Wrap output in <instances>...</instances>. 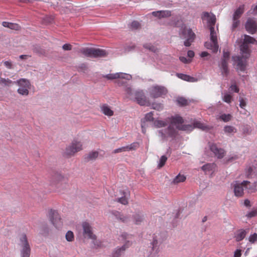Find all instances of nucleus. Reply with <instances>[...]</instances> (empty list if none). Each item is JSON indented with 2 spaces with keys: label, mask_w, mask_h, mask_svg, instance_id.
Returning <instances> with one entry per match:
<instances>
[{
  "label": "nucleus",
  "mask_w": 257,
  "mask_h": 257,
  "mask_svg": "<svg viewBox=\"0 0 257 257\" xmlns=\"http://www.w3.org/2000/svg\"><path fill=\"white\" fill-rule=\"evenodd\" d=\"M202 19L207 21L210 31V42H206L205 46L206 48L211 50L213 52L216 53L218 51L219 46L216 33L214 28L216 23L215 16L213 14L210 15L208 12H204L202 16Z\"/></svg>",
  "instance_id": "1"
},
{
  "label": "nucleus",
  "mask_w": 257,
  "mask_h": 257,
  "mask_svg": "<svg viewBox=\"0 0 257 257\" xmlns=\"http://www.w3.org/2000/svg\"><path fill=\"white\" fill-rule=\"evenodd\" d=\"M240 51L241 56H235L232 57V60L236 65V69L237 70L244 71L246 65V60L250 56V50L248 44L244 42L240 46Z\"/></svg>",
  "instance_id": "2"
},
{
  "label": "nucleus",
  "mask_w": 257,
  "mask_h": 257,
  "mask_svg": "<svg viewBox=\"0 0 257 257\" xmlns=\"http://www.w3.org/2000/svg\"><path fill=\"white\" fill-rule=\"evenodd\" d=\"M68 178L60 173H54L51 179V185L58 191L63 189L68 183Z\"/></svg>",
  "instance_id": "3"
},
{
  "label": "nucleus",
  "mask_w": 257,
  "mask_h": 257,
  "mask_svg": "<svg viewBox=\"0 0 257 257\" xmlns=\"http://www.w3.org/2000/svg\"><path fill=\"white\" fill-rule=\"evenodd\" d=\"M171 125L175 126L176 128L181 131H189L192 129V126L190 124H183L184 119L179 115L171 116L169 118Z\"/></svg>",
  "instance_id": "4"
},
{
  "label": "nucleus",
  "mask_w": 257,
  "mask_h": 257,
  "mask_svg": "<svg viewBox=\"0 0 257 257\" xmlns=\"http://www.w3.org/2000/svg\"><path fill=\"white\" fill-rule=\"evenodd\" d=\"M19 240V245L22 248L21 250L22 257H30L31 248L26 234L25 233L21 234Z\"/></svg>",
  "instance_id": "5"
},
{
  "label": "nucleus",
  "mask_w": 257,
  "mask_h": 257,
  "mask_svg": "<svg viewBox=\"0 0 257 257\" xmlns=\"http://www.w3.org/2000/svg\"><path fill=\"white\" fill-rule=\"evenodd\" d=\"M250 184V182L248 181H243L241 183L235 182L233 185L235 196L237 197H242L244 194V189H249Z\"/></svg>",
  "instance_id": "6"
},
{
  "label": "nucleus",
  "mask_w": 257,
  "mask_h": 257,
  "mask_svg": "<svg viewBox=\"0 0 257 257\" xmlns=\"http://www.w3.org/2000/svg\"><path fill=\"white\" fill-rule=\"evenodd\" d=\"M82 150V144L81 142L77 140H73L71 144L66 148L65 154L67 156H71Z\"/></svg>",
  "instance_id": "7"
},
{
  "label": "nucleus",
  "mask_w": 257,
  "mask_h": 257,
  "mask_svg": "<svg viewBox=\"0 0 257 257\" xmlns=\"http://www.w3.org/2000/svg\"><path fill=\"white\" fill-rule=\"evenodd\" d=\"M82 53L87 57H102L106 56V52L105 50L96 48H84L82 50Z\"/></svg>",
  "instance_id": "8"
},
{
  "label": "nucleus",
  "mask_w": 257,
  "mask_h": 257,
  "mask_svg": "<svg viewBox=\"0 0 257 257\" xmlns=\"http://www.w3.org/2000/svg\"><path fill=\"white\" fill-rule=\"evenodd\" d=\"M182 28L183 29L182 32V35L185 39H186L184 42V45L186 47H189L193 42L195 35L191 29L187 28L185 25H183Z\"/></svg>",
  "instance_id": "9"
},
{
  "label": "nucleus",
  "mask_w": 257,
  "mask_h": 257,
  "mask_svg": "<svg viewBox=\"0 0 257 257\" xmlns=\"http://www.w3.org/2000/svg\"><path fill=\"white\" fill-rule=\"evenodd\" d=\"M49 217L52 223L57 228H60L62 225V221L58 211L50 209L48 212Z\"/></svg>",
  "instance_id": "10"
},
{
  "label": "nucleus",
  "mask_w": 257,
  "mask_h": 257,
  "mask_svg": "<svg viewBox=\"0 0 257 257\" xmlns=\"http://www.w3.org/2000/svg\"><path fill=\"white\" fill-rule=\"evenodd\" d=\"M167 93V89L162 86H153L150 89V94L153 98H158L165 95Z\"/></svg>",
  "instance_id": "11"
},
{
  "label": "nucleus",
  "mask_w": 257,
  "mask_h": 257,
  "mask_svg": "<svg viewBox=\"0 0 257 257\" xmlns=\"http://www.w3.org/2000/svg\"><path fill=\"white\" fill-rule=\"evenodd\" d=\"M20 87L18 89V92L23 95H28L29 89L30 87V83L28 80L22 78L17 81Z\"/></svg>",
  "instance_id": "12"
},
{
  "label": "nucleus",
  "mask_w": 257,
  "mask_h": 257,
  "mask_svg": "<svg viewBox=\"0 0 257 257\" xmlns=\"http://www.w3.org/2000/svg\"><path fill=\"white\" fill-rule=\"evenodd\" d=\"M230 54L228 52H223V58L219 65L221 74L223 76H227L229 73L228 68V62L229 59Z\"/></svg>",
  "instance_id": "13"
},
{
  "label": "nucleus",
  "mask_w": 257,
  "mask_h": 257,
  "mask_svg": "<svg viewBox=\"0 0 257 257\" xmlns=\"http://www.w3.org/2000/svg\"><path fill=\"white\" fill-rule=\"evenodd\" d=\"M83 234L85 237H87L92 240H95L96 236L93 234L92 228L90 224L87 222H83L82 223Z\"/></svg>",
  "instance_id": "14"
},
{
  "label": "nucleus",
  "mask_w": 257,
  "mask_h": 257,
  "mask_svg": "<svg viewBox=\"0 0 257 257\" xmlns=\"http://www.w3.org/2000/svg\"><path fill=\"white\" fill-rule=\"evenodd\" d=\"M135 98L137 103L140 105H149V101L142 91H136L135 93Z\"/></svg>",
  "instance_id": "15"
},
{
  "label": "nucleus",
  "mask_w": 257,
  "mask_h": 257,
  "mask_svg": "<svg viewBox=\"0 0 257 257\" xmlns=\"http://www.w3.org/2000/svg\"><path fill=\"white\" fill-rule=\"evenodd\" d=\"M209 148L211 151L213 153L215 156L217 157V158L221 159L224 157L225 154L224 150L222 149L218 148L216 144H210L209 145Z\"/></svg>",
  "instance_id": "16"
},
{
  "label": "nucleus",
  "mask_w": 257,
  "mask_h": 257,
  "mask_svg": "<svg viewBox=\"0 0 257 257\" xmlns=\"http://www.w3.org/2000/svg\"><path fill=\"white\" fill-rule=\"evenodd\" d=\"M104 77L109 80H113L117 78H122L126 80H129L131 79V76L129 74L125 73H116L107 74L104 76Z\"/></svg>",
  "instance_id": "17"
},
{
  "label": "nucleus",
  "mask_w": 257,
  "mask_h": 257,
  "mask_svg": "<svg viewBox=\"0 0 257 257\" xmlns=\"http://www.w3.org/2000/svg\"><path fill=\"white\" fill-rule=\"evenodd\" d=\"M245 29L248 33L251 34L255 33L257 30L256 22L251 19H248L245 24Z\"/></svg>",
  "instance_id": "18"
},
{
  "label": "nucleus",
  "mask_w": 257,
  "mask_h": 257,
  "mask_svg": "<svg viewBox=\"0 0 257 257\" xmlns=\"http://www.w3.org/2000/svg\"><path fill=\"white\" fill-rule=\"evenodd\" d=\"M152 15L159 19L168 18L171 16V11L169 10L153 12Z\"/></svg>",
  "instance_id": "19"
},
{
  "label": "nucleus",
  "mask_w": 257,
  "mask_h": 257,
  "mask_svg": "<svg viewBox=\"0 0 257 257\" xmlns=\"http://www.w3.org/2000/svg\"><path fill=\"white\" fill-rule=\"evenodd\" d=\"M131 245L130 241H127L121 248H117L113 253V257H119L126 248Z\"/></svg>",
  "instance_id": "20"
},
{
  "label": "nucleus",
  "mask_w": 257,
  "mask_h": 257,
  "mask_svg": "<svg viewBox=\"0 0 257 257\" xmlns=\"http://www.w3.org/2000/svg\"><path fill=\"white\" fill-rule=\"evenodd\" d=\"M246 234V232L245 230L239 229L235 233L234 238L236 241H240L244 238Z\"/></svg>",
  "instance_id": "21"
},
{
  "label": "nucleus",
  "mask_w": 257,
  "mask_h": 257,
  "mask_svg": "<svg viewBox=\"0 0 257 257\" xmlns=\"http://www.w3.org/2000/svg\"><path fill=\"white\" fill-rule=\"evenodd\" d=\"M98 156V152L97 151H92L86 154L84 158L85 162H89L95 160Z\"/></svg>",
  "instance_id": "22"
},
{
  "label": "nucleus",
  "mask_w": 257,
  "mask_h": 257,
  "mask_svg": "<svg viewBox=\"0 0 257 257\" xmlns=\"http://www.w3.org/2000/svg\"><path fill=\"white\" fill-rule=\"evenodd\" d=\"M112 214L115 218L122 222H126L128 221V217L121 214L119 212L114 211L112 212Z\"/></svg>",
  "instance_id": "23"
},
{
  "label": "nucleus",
  "mask_w": 257,
  "mask_h": 257,
  "mask_svg": "<svg viewBox=\"0 0 257 257\" xmlns=\"http://www.w3.org/2000/svg\"><path fill=\"white\" fill-rule=\"evenodd\" d=\"M102 112L106 115L111 116L113 115V111L107 104H103L101 107Z\"/></svg>",
  "instance_id": "24"
},
{
  "label": "nucleus",
  "mask_w": 257,
  "mask_h": 257,
  "mask_svg": "<svg viewBox=\"0 0 257 257\" xmlns=\"http://www.w3.org/2000/svg\"><path fill=\"white\" fill-rule=\"evenodd\" d=\"M177 76L179 78L182 80L188 81V82H195L196 79L193 77L190 76L189 75L184 74L182 73H178Z\"/></svg>",
  "instance_id": "25"
},
{
  "label": "nucleus",
  "mask_w": 257,
  "mask_h": 257,
  "mask_svg": "<svg viewBox=\"0 0 257 257\" xmlns=\"http://www.w3.org/2000/svg\"><path fill=\"white\" fill-rule=\"evenodd\" d=\"M3 26L5 27H7L12 30H19L20 28V27L18 24L8 23L6 22H4L3 23Z\"/></svg>",
  "instance_id": "26"
},
{
  "label": "nucleus",
  "mask_w": 257,
  "mask_h": 257,
  "mask_svg": "<svg viewBox=\"0 0 257 257\" xmlns=\"http://www.w3.org/2000/svg\"><path fill=\"white\" fill-rule=\"evenodd\" d=\"M244 5L239 7V8L235 11L233 15V18L239 19L241 15L244 12Z\"/></svg>",
  "instance_id": "27"
},
{
  "label": "nucleus",
  "mask_w": 257,
  "mask_h": 257,
  "mask_svg": "<svg viewBox=\"0 0 257 257\" xmlns=\"http://www.w3.org/2000/svg\"><path fill=\"white\" fill-rule=\"evenodd\" d=\"M14 83V82L9 78H1L0 79V84L6 86H11Z\"/></svg>",
  "instance_id": "28"
},
{
  "label": "nucleus",
  "mask_w": 257,
  "mask_h": 257,
  "mask_svg": "<svg viewBox=\"0 0 257 257\" xmlns=\"http://www.w3.org/2000/svg\"><path fill=\"white\" fill-rule=\"evenodd\" d=\"M186 180V177L183 175L179 174L173 180L174 184H177L180 182H183Z\"/></svg>",
  "instance_id": "29"
},
{
  "label": "nucleus",
  "mask_w": 257,
  "mask_h": 257,
  "mask_svg": "<svg viewBox=\"0 0 257 257\" xmlns=\"http://www.w3.org/2000/svg\"><path fill=\"white\" fill-rule=\"evenodd\" d=\"M243 42L248 44H254L256 42V40L253 37L245 35L244 36Z\"/></svg>",
  "instance_id": "30"
},
{
  "label": "nucleus",
  "mask_w": 257,
  "mask_h": 257,
  "mask_svg": "<svg viewBox=\"0 0 257 257\" xmlns=\"http://www.w3.org/2000/svg\"><path fill=\"white\" fill-rule=\"evenodd\" d=\"M127 151H132V150H135L139 147V144L137 142H134L132 144H131L130 145L126 146Z\"/></svg>",
  "instance_id": "31"
},
{
  "label": "nucleus",
  "mask_w": 257,
  "mask_h": 257,
  "mask_svg": "<svg viewBox=\"0 0 257 257\" xmlns=\"http://www.w3.org/2000/svg\"><path fill=\"white\" fill-rule=\"evenodd\" d=\"M127 151H132V150H135L139 147V144L137 142H134L132 144H131L130 145L126 146Z\"/></svg>",
  "instance_id": "32"
},
{
  "label": "nucleus",
  "mask_w": 257,
  "mask_h": 257,
  "mask_svg": "<svg viewBox=\"0 0 257 257\" xmlns=\"http://www.w3.org/2000/svg\"><path fill=\"white\" fill-rule=\"evenodd\" d=\"M214 167H215V164L213 163L207 164L203 165L202 167V169L205 171H210V170H212L214 168Z\"/></svg>",
  "instance_id": "33"
},
{
  "label": "nucleus",
  "mask_w": 257,
  "mask_h": 257,
  "mask_svg": "<svg viewBox=\"0 0 257 257\" xmlns=\"http://www.w3.org/2000/svg\"><path fill=\"white\" fill-rule=\"evenodd\" d=\"M154 125L157 127H161L167 125L166 122L161 120H155Z\"/></svg>",
  "instance_id": "34"
},
{
  "label": "nucleus",
  "mask_w": 257,
  "mask_h": 257,
  "mask_svg": "<svg viewBox=\"0 0 257 257\" xmlns=\"http://www.w3.org/2000/svg\"><path fill=\"white\" fill-rule=\"evenodd\" d=\"M177 101L181 106H185L188 104V100L183 97L178 98Z\"/></svg>",
  "instance_id": "35"
},
{
  "label": "nucleus",
  "mask_w": 257,
  "mask_h": 257,
  "mask_svg": "<svg viewBox=\"0 0 257 257\" xmlns=\"http://www.w3.org/2000/svg\"><path fill=\"white\" fill-rule=\"evenodd\" d=\"M222 100L226 103H230L232 100V97L230 94L226 93L224 94Z\"/></svg>",
  "instance_id": "36"
},
{
  "label": "nucleus",
  "mask_w": 257,
  "mask_h": 257,
  "mask_svg": "<svg viewBox=\"0 0 257 257\" xmlns=\"http://www.w3.org/2000/svg\"><path fill=\"white\" fill-rule=\"evenodd\" d=\"M225 133L227 134H230L235 133L236 132V129L232 126H225L224 128Z\"/></svg>",
  "instance_id": "37"
},
{
  "label": "nucleus",
  "mask_w": 257,
  "mask_h": 257,
  "mask_svg": "<svg viewBox=\"0 0 257 257\" xmlns=\"http://www.w3.org/2000/svg\"><path fill=\"white\" fill-rule=\"evenodd\" d=\"M143 220V217L140 214H136L134 216V221L136 224H139Z\"/></svg>",
  "instance_id": "38"
},
{
  "label": "nucleus",
  "mask_w": 257,
  "mask_h": 257,
  "mask_svg": "<svg viewBox=\"0 0 257 257\" xmlns=\"http://www.w3.org/2000/svg\"><path fill=\"white\" fill-rule=\"evenodd\" d=\"M194 127H197L203 130H205L207 129L208 127L207 126L204 125L203 123H201L200 121H196L194 123Z\"/></svg>",
  "instance_id": "39"
},
{
  "label": "nucleus",
  "mask_w": 257,
  "mask_h": 257,
  "mask_svg": "<svg viewBox=\"0 0 257 257\" xmlns=\"http://www.w3.org/2000/svg\"><path fill=\"white\" fill-rule=\"evenodd\" d=\"M167 160V157L164 155L162 156L160 159L158 167L160 168L164 166Z\"/></svg>",
  "instance_id": "40"
},
{
  "label": "nucleus",
  "mask_w": 257,
  "mask_h": 257,
  "mask_svg": "<svg viewBox=\"0 0 257 257\" xmlns=\"http://www.w3.org/2000/svg\"><path fill=\"white\" fill-rule=\"evenodd\" d=\"M65 237L68 241H72L74 240V234L71 231H68L66 233Z\"/></svg>",
  "instance_id": "41"
},
{
  "label": "nucleus",
  "mask_w": 257,
  "mask_h": 257,
  "mask_svg": "<svg viewBox=\"0 0 257 257\" xmlns=\"http://www.w3.org/2000/svg\"><path fill=\"white\" fill-rule=\"evenodd\" d=\"M152 108L154 109L160 111L163 109V105L161 103H154L152 104Z\"/></svg>",
  "instance_id": "42"
},
{
  "label": "nucleus",
  "mask_w": 257,
  "mask_h": 257,
  "mask_svg": "<svg viewBox=\"0 0 257 257\" xmlns=\"http://www.w3.org/2000/svg\"><path fill=\"white\" fill-rule=\"evenodd\" d=\"M144 47L145 48L149 49L150 51L155 53L158 51V49L155 46L151 45V44H145Z\"/></svg>",
  "instance_id": "43"
},
{
  "label": "nucleus",
  "mask_w": 257,
  "mask_h": 257,
  "mask_svg": "<svg viewBox=\"0 0 257 257\" xmlns=\"http://www.w3.org/2000/svg\"><path fill=\"white\" fill-rule=\"evenodd\" d=\"M220 118L225 122H227L231 119V115L229 114H223L220 115Z\"/></svg>",
  "instance_id": "44"
},
{
  "label": "nucleus",
  "mask_w": 257,
  "mask_h": 257,
  "mask_svg": "<svg viewBox=\"0 0 257 257\" xmlns=\"http://www.w3.org/2000/svg\"><path fill=\"white\" fill-rule=\"evenodd\" d=\"M146 121H151L154 120L153 113V112H150L147 113L144 118Z\"/></svg>",
  "instance_id": "45"
},
{
  "label": "nucleus",
  "mask_w": 257,
  "mask_h": 257,
  "mask_svg": "<svg viewBox=\"0 0 257 257\" xmlns=\"http://www.w3.org/2000/svg\"><path fill=\"white\" fill-rule=\"evenodd\" d=\"M240 24L239 19H235L233 18L232 29L234 30L238 27Z\"/></svg>",
  "instance_id": "46"
},
{
  "label": "nucleus",
  "mask_w": 257,
  "mask_h": 257,
  "mask_svg": "<svg viewBox=\"0 0 257 257\" xmlns=\"http://www.w3.org/2000/svg\"><path fill=\"white\" fill-rule=\"evenodd\" d=\"M126 151H127L126 147L124 146V147H122L115 149L113 151V153L116 154V153H121L122 152H126Z\"/></svg>",
  "instance_id": "47"
},
{
  "label": "nucleus",
  "mask_w": 257,
  "mask_h": 257,
  "mask_svg": "<svg viewBox=\"0 0 257 257\" xmlns=\"http://www.w3.org/2000/svg\"><path fill=\"white\" fill-rule=\"evenodd\" d=\"M256 240H257V234L256 233H254L253 234L250 235V236L249 237V241L250 242L254 243Z\"/></svg>",
  "instance_id": "48"
},
{
  "label": "nucleus",
  "mask_w": 257,
  "mask_h": 257,
  "mask_svg": "<svg viewBox=\"0 0 257 257\" xmlns=\"http://www.w3.org/2000/svg\"><path fill=\"white\" fill-rule=\"evenodd\" d=\"M117 201L123 205H126L128 203L127 199L125 197L117 198Z\"/></svg>",
  "instance_id": "49"
},
{
  "label": "nucleus",
  "mask_w": 257,
  "mask_h": 257,
  "mask_svg": "<svg viewBox=\"0 0 257 257\" xmlns=\"http://www.w3.org/2000/svg\"><path fill=\"white\" fill-rule=\"evenodd\" d=\"M140 27V24L137 21H134L131 24V28L133 29H137Z\"/></svg>",
  "instance_id": "50"
},
{
  "label": "nucleus",
  "mask_w": 257,
  "mask_h": 257,
  "mask_svg": "<svg viewBox=\"0 0 257 257\" xmlns=\"http://www.w3.org/2000/svg\"><path fill=\"white\" fill-rule=\"evenodd\" d=\"M179 59L182 62L185 64L189 63L191 62V59H187L186 57L183 56L180 57Z\"/></svg>",
  "instance_id": "51"
},
{
  "label": "nucleus",
  "mask_w": 257,
  "mask_h": 257,
  "mask_svg": "<svg viewBox=\"0 0 257 257\" xmlns=\"http://www.w3.org/2000/svg\"><path fill=\"white\" fill-rule=\"evenodd\" d=\"M230 89L231 91L236 93H238L239 90L238 87L235 84H232L230 87Z\"/></svg>",
  "instance_id": "52"
},
{
  "label": "nucleus",
  "mask_w": 257,
  "mask_h": 257,
  "mask_svg": "<svg viewBox=\"0 0 257 257\" xmlns=\"http://www.w3.org/2000/svg\"><path fill=\"white\" fill-rule=\"evenodd\" d=\"M62 48L64 50H71L72 49V46L69 44H65L63 46Z\"/></svg>",
  "instance_id": "53"
},
{
  "label": "nucleus",
  "mask_w": 257,
  "mask_h": 257,
  "mask_svg": "<svg viewBox=\"0 0 257 257\" xmlns=\"http://www.w3.org/2000/svg\"><path fill=\"white\" fill-rule=\"evenodd\" d=\"M5 66L8 69H11L12 68V64L11 61H6L4 62Z\"/></svg>",
  "instance_id": "54"
},
{
  "label": "nucleus",
  "mask_w": 257,
  "mask_h": 257,
  "mask_svg": "<svg viewBox=\"0 0 257 257\" xmlns=\"http://www.w3.org/2000/svg\"><path fill=\"white\" fill-rule=\"evenodd\" d=\"M241 255V250L236 249L234 252V257H240Z\"/></svg>",
  "instance_id": "55"
},
{
  "label": "nucleus",
  "mask_w": 257,
  "mask_h": 257,
  "mask_svg": "<svg viewBox=\"0 0 257 257\" xmlns=\"http://www.w3.org/2000/svg\"><path fill=\"white\" fill-rule=\"evenodd\" d=\"M187 55L191 59V58L194 56V52L193 51L189 50L187 52Z\"/></svg>",
  "instance_id": "56"
},
{
  "label": "nucleus",
  "mask_w": 257,
  "mask_h": 257,
  "mask_svg": "<svg viewBox=\"0 0 257 257\" xmlns=\"http://www.w3.org/2000/svg\"><path fill=\"white\" fill-rule=\"evenodd\" d=\"M252 172V169L251 167H249L246 169V174L248 177L251 174Z\"/></svg>",
  "instance_id": "57"
},
{
  "label": "nucleus",
  "mask_w": 257,
  "mask_h": 257,
  "mask_svg": "<svg viewBox=\"0 0 257 257\" xmlns=\"http://www.w3.org/2000/svg\"><path fill=\"white\" fill-rule=\"evenodd\" d=\"M239 102V105L241 108H243L244 106H245L246 103L243 99H240Z\"/></svg>",
  "instance_id": "58"
},
{
  "label": "nucleus",
  "mask_w": 257,
  "mask_h": 257,
  "mask_svg": "<svg viewBox=\"0 0 257 257\" xmlns=\"http://www.w3.org/2000/svg\"><path fill=\"white\" fill-rule=\"evenodd\" d=\"M142 132L143 134H146V131L145 128V122H142L141 124Z\"/></svg>",
  "instance_id": "59"
},
{
  "label": "nucleus",
  "mask_w": 257,
  "mask_h": 257,
  "mask_svg": "<svg viewBox=\"0 0 257 257\" xmlns=\"http://www.w3.org/2000/svg\"><path fill=\"white\" fill-rule=\"evenodd\" d=\"M244 204L245 206L248 207V206H250V201L249 200H248V199H246L244 200Z\"/></svg>",
  "instance_id": "60"
},
{
  "label": "nucleus",
  "mask_w": 257,
  "mask_h": 257,
  "mask_svg": "<svg viewBox=\"0 0 257 257\" xmlns=\"http://www.w3.org/2000/svg\"><path fill=\"white\" fill-rule=\"evenodd\" d=\"M29 57V55H22L20 56V58L21 59H26Z\"/></svg>",
  "instance_id": "61"
},
{
  "label": "nucleus",
  "mask_w": 257,
  "mask_h": 257,
  "mask_svg": "<svg viewBox=\"0 0 257 257\" xmlns=\"http://www.w3.org/2000/svg\"><path fill=\"white\" fill-rule=\"evenodd\" d=\"M208 53L206 52H203L201 53L200 56L201 57H204L208 55Z\"/></svg>",
  "instance_id": "62"
},
{
  "label": "nucleus",
  "mask_w": 257,
  "mask_h": 257,
  "mask_svg": "<svg viewBox=\"0 0 257 257\" xmlns=\"http://www.w3.org/2000/svg\"><path fill=\"white\" fill-rule=\"evenodd\" d=\"M255 212H250L248 213V216L250 217H253L255 215Z\"/></svg>",
  "instance_id": "63"
},
{
  "label": "nucleus",
  "mask_w": 257,
  "mask_h": 257,
  "mask_svg": "<svg viewBox=\"0 0 257 257\" xmlns=\"http://www.w3.org/2000/svg\"><path fill=\"white\" fill-rule=\"evenodd\" d=\"M124 239H126V238H128V235L127 234H126V233H123L121 234V236Z\"/></svg>",
  "instance_id": "64"
}]
</instances>
